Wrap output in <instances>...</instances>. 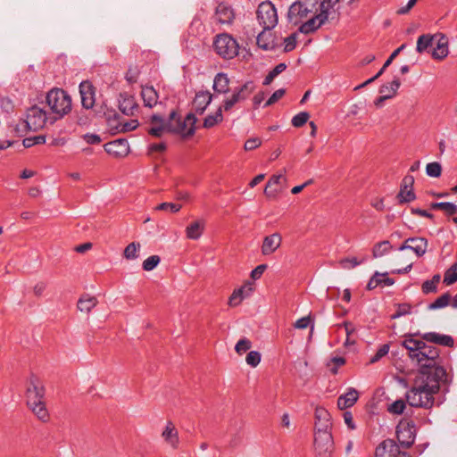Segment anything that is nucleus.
I'll return each mask as SVG.
<instances>
[{"label": "nucleus", "mask_w": 457, "mask_h": 457, "mask_svg": "<svg viewBox=\"0 0 457 457\" xmlns=\"http://www.w3.org/2000/svg\"><path fill=\"white\" fill-rule=\"evenodd\" d=\"M311 323V318L310 316H305L298 319L295 324L294 327L298 329H304L306 328Z\"/></svg>", "instance_id": "nucleus-62"}, {"label": "nucleus", "mask_w": 457, "mask_h": 457, "mask_svg": "<svg viewBox=\"0 0 457 457\" xmlns=\"http://www.w3.org/2000/svg\"><path fill=\"white\" fill-rule=\"evenodd\" d=\"M212 46L215 53L222 59L231 60L238 54L239 45L228 33H220L215 36Z\"/></svg>", "instance_id": "nucleus-6"}, {"label": "nucleus", "mask_w": 457, "mask_h": 457, "mask_svg": "<svg viewBox=\"0 0 457 457\" xmlns=\"http://www.w3.org/2000/svg\"><path fill=\"white\" fill-rule=\"evenodd\" d=\"M416 195L412 188L400 189L397 199L400 204L410 203L415 200Z\"/></svg>", "instance_id": "nucleus-44"}, {"label": "nucleus", "mask_w": 457, "mask_h": 457, "mask_svg": "<svg viewBox=\"0 0 457 457\" xmlns=\"http://www.w3.org/2000/svg\"><path fill=\"white\" fill-rule=\"evenodd\" d=\"M434 38L435 37L429 34H424L419 37L416 46L417 52L421 54L427 51L433 46Z\"/></svg>", "instance_id": "nucleus-39"}, {"label": "nucleus", "mask_w": 457, "mask_h": 457, "mask_svg": "<svg viewBox=\"0 0 457 457\" xmlns=\"http://www.w3.org/2000/svg\"><path fill=\"white\" fill-rule=\"evenodd\" d=\"M109 126L112 129H115V132H129L134 130L138 126V121L131 120L130 121L120 122L115 116L112 120H109Z\"/></svg>", "instance_id": "nucleus-30"}, {"label": "nucleus", "mask_w": 457, "mask_h": 457, "mask_svg": "<svg viewBox=\"0 0 457 457\" xmlns=\"http://www.w3.org/2000/svg\"><path fill=\"white\" fill-rule=\"evenodd\" d=\"M313 446L318 457H332L335 450L332 433H314Z\"/></svg>", "instance_id": "nucleus-9"}, {"label": "nucleus", "mask_w": 457, "mask_h": 457, "mask_svg": "<svg viewBox=\"0 0 457 457\" xmlns=\"http://www.w3.org/2000/svg\"><path fill=\"white\" fill-rule=\"evenodd\" d=\"M400 80L399 79L395 78L394 79V80L390 83V93L389 94H386L381 96H379L378 99H376V101L374 102L375 105L377 107H379L381 106L382 103L386 100V99H389V98H392L397 92L398 88L400 87Z\"/></svg>", "instance_id": "nucleus-41"}, {"label": "nucleus", "mask_w": 457, "mask_h": 457, "mask_svg": "<svg viewBox=\"0 0 457 457\" xmlns=\"http://www.w3.org/2000/svg\"><path fill=\"white\" fill-rule=\"evenodd\" d=\"M421 289L424 294L428 295L430 293H436L437 290V286L429 279L423 282Z\"/></svg>", "instance_id": "nucleus-61"}, {"label": "nucleus", "mask_w": 457, "mask_h": 457, "mask_svg": "<svg viewBox=\"0 0 457 457\" xmlns=\"http://www.w3.org/2000/svg\"><path fill=\"white\" fill-rule=\"evenodd\" d=\"M212 100V95L209 91H199L195 94L192 106L197 114H203Z\"/></svg>", "instance_id": "nucleus-24"}, {"label": "nucleus", "mask_w": 457, "mask_h": 457, "mask_svg": "<svg viewBox=\"0 0 457 457\" xmlns=\"http://www.w3.org/2000/svg\"><path fill=\"white\" fill-rule=\"evenodd\" d=\"M262 144V140L259 137H251L245 143L244 148L245 151H252L259 147Z\"/></svg>", "instance_id": "nucleus-57"}, {"label": "nucleus", "mask_w": 457, "mask_h": 457, "mask_svg": "<svg viewBox=\"0 0 457 457\" xmlns=\"http://www.w3.org/2000/svg\"><path fill=\"white\" fill-rule=\"evenodd\" d=\"M282 237L279 233H273L266 236L261 247L263 255H270L275 253L281 245Z\"/></svg>", "instance_id": "nucleus-23"}, {"label": "nucleus", "mask_w": 457, "mask_h": 457, "mask_svg": "<svg viewBox=\"0 0 457 457\" xmlns=\"http://www.w3.org/2000/svg\"><path fill=\"white\" fill-rule=\"evenodd\" d=\"M396 437L399 447L410 448L415 442L417 428L415 422L403 419L396 426Z\"/></svg>", "instance_id": "nucleus-8"}, {"label": "nucleus", "mask_w": 457, "mask_h": 457, "mask_svg": "<svg viewBox=\"0 0 457 457\" xmlns=\"http://www.w3.org/2000/svg\"><path fill=\"white\" fill-rule=\"evenodd\" d=\"M0 107L5 112H10L13 110V104L7 96H0Z\"/></svg>", "instance_id": "nucleus-58"}, {"label": "nucleus", "mask_w": 457, "mask_h": 457, "mask_svg": "<svg viewBox=\"0 0 457 457\" xmlns=\"http://www.w3.org/2000/svg\"><path fill=\"white\" fill-rule=\"evenodd\" d=\"M332 420L330 413L323 407L315 409V432L331 433Z\"/></svg>", "instance_id": "nucleus-14"}, {"label": "nucleus", "mask_w": 457, "mask_h": 457, "mask_svg": "<svg viewBox=\"0 0 457 457\" xmlns=\"http://www.w3.org/2000/svg\"><path fill=\"white\" fill-rule=\"evenodd\" d=\"M162 438L172 449H178L179 446V431L172 421H167L162 432Z\"/></svg>", "instance_id": "nucleus-21"}, {"label": "nucleus", "mask_w": 457, "mask_h": 457, "mask_svg": "<svg viewBox=\"0 0 457 457\" xmlns=\"http://www.w3.org/2000/svg\"><path fill=\"white\" fill-rule=\"evenodd\" d=\"M339 0H319V12L318 14L312 16L305 21L298 31L303 34H311L319 29L328 21L331 11H334L335 5Z\"/></svg>", "instance_id": "nucleus-3"}, {"label": "nucleus", "mask_w": 457, "mask_h": 457, "mask_svg": "<svg viewBox=\"0 0 457 457\" xmlns=\"http://www.w3.org/2000/svg\"><path fill=\"white\" fill-rule=\"evenodd\" d=\"M45 388L42 382L36 376H31L26 391L27 404L44 401Z\"/></svg>", "instance_id": "nucleus-12"}, {"label": "nucleus", "mask_w": 457, "mask_h": 457, "mask_svg": "<svg viewBox=\"0 0 457 457\" xmlns=\"http://www.w3.org/2000/svg\"><path fill=\"white\" fill-rule=\"evenodd\" d=\"M138 105L133 96L120 93L119 96V109L125 115H133Z\"/></svg>", "instance_id": "nucleus-25"}, {"label": "nucleus", "mask_w": 457, "mask_h": 457, "mask_svg": "<svg viewBox=\"0 0 457 457\" xmlns=\"http://www.w3.org/2000/svg\"><path fill=\"white\" fill-rule=\"evenodd\" d=\"M83 138L89 145H97L101 142V137L97 134L87 133L83 136Z\"/></svg>", "instance_id": "nucleus-63"}, {"label": "nucleus", "mask_w": 457, "mask_h": 457, "mask_svg": "<svg viewBox=\"0 0 457 457\" xmlns=\"http://www.w3.org/2000/svg\"><path fill=\"white\" fill-rule=\"evenodd\" d=\"M160 262L161 258L158 255H151L143 262L142 268L145 271H151L157 267Z\"/></svg>", "instance_id": "nucleus-47"}, {"label": "nucleus", "mask_w": 457, "mask_h": 457, "mask_svg": "<svg viewBox=\"0 0 457 457\" xmlns=\"http://www.w3.org/2000/svg\"><path fill=\"white\" fill-rule=\"evenodd\" d=\"M425 342L410 336L401 345L408 351L411 361L419 366L413 386L406 393V400L411 406L430 409L434 405V395L441 386H448L452 378L442 366L439 349Z\"/></svg>", "instance_id": "nucleus-1"}, {"label": "nucleus", "mask_w": 457, "mask_h": 457, "mask_svg": "<svg viewBox=\"0 0 457 457\" xmlns=\"http://www.w3.org/2000/svg\"><path fill=\"white\" fill-rule=\"evenodd\" d=\"M141 96L145 107L153 108L158 104L159 95L153 86H144Z\"/></svg>", "instance_id": "nucleus-28"}, {"label": "nucleus", "mask_w": 457, "mask_h": 457, "mask_svg": "<svg viewBox=\"0 0 457 457\" xmlns=\"http://www.w3.org/2000/svg\"><path fill=\"white\" fill-rule=\"evenodd\" d=\"M236 18V12L231 4L227 2L220 3L214 13L215 21L220 25H231Z\"/></svg>", "instance_id": "nucleus-13"}, {"label": "nucleus", "mask_w": 457, "mask_h": 457, "mask_svg": "<svg viewBox=\"0 0 457 457\" xmlns=\"http://www.w3.org/2000/svg\"><path fill=\"white\" fill-rule=\"evenodd\" d=\"M196 117L194 113H188L183 120L176 111H171L168 119V132L188 137L195 134Z\"/></svg>", "instance_id": "nucleus-4"}, {"label": "nucleus", "mask_w": 457, "mask_h": 457, "mask_svg": "<svg viewBox=\"0 0 457 457\" xmlns=\"http://www.w3.org/2000/svg\"><path fill=\"white\" fill-rule=\"evenodd\" d=\"M361 262L357 260V258H345L340 260L339 264L343 269H353L358 266Z\"/></svg>", "instance_id": "nucleus-56"}, {"label": "nucleus", "mask_w": 457, "mask_h": 457, "mask_svg": "<svg viewBox=\"0 0 457 457\" xmlns=\"http://www.w3.org/2000/svg\"><path fill=\"white\" fill-rule=\"evenodd\" d=\"M421 338L428 343H433L441 346L454 347V339L450 335L440 334L437 332H427L420 335Z\"/></svg>", "instance_id": "nucleus-18"}, {"label": "nucleus", "mask_w": 457, "mask_h": 457, "mask_svg": "<svg viewBox=\"0 0 457 457\" xmlns=\"http://www.w3.org/2000/svg\"><path fill=\"white\" fill-rule=\"evenodd\" d=\"M448 41L447 37L444 35L440 36L436 47L433 48L431 53L432 57L436 60H443L448 54Z\"/></svg>", "instance_id": "nucleus-31"}, {"label": "nucleus", "mask_w": 457, "mask_h": 457, "mask_svg": "<svg viewBox=\"0 0 457 457\" xmlns=\"http://www.w3.org/2000/svg\"><path fill=\"white\" fill-rule=\"evenodd\" d=\"M309 118V112H301L292 118L291 123L295 128H301L308 121Z\"/></svg>", "instance_id": "nucleus-48"}, {"label": "nucleus", "mask_w": 457, "mask_h": 457, "mask_svg": "<svg viewBox=\"0 0 457 457\" xmlns=\"http://www.w3.org/2000/svg\"><path fill=\"white\" fill-rule=\"evenodd\" d=\"M297 43V33H292L284 39V51L286 53L293 51Z\"/></svg>", "instance_id": "nucleus-51"}, {"label": "nucleus", "mask_w": 457, "mask_h": 457, "mask_svg": "<svg viewBox=\"0 0 457 457\" xmlns=\"http://www.w3.org/2000/svg\"><path fill=\"white\" fill-rule=\"evenodd\" d=\"M140 244L138 242H132L129 244L125 249L123 255L128 260H135L138 257V251L140 249Z\"/></svg>", "instance_id": "nucleus-43"}, {"label": "nucleus", "mask_w": 457, "mask_h": 457, "mask_svg": "<svg viewBox=\"0 0 457 457\" xmlns=\"http://www.w3.org/2000/svg\"><path fill=\"white\" fill-rule=\"evenodd\" d=\"M181 209L180 204H173V203H162L155 207L157 211H169L172 213L178 212Z\"/></svg>", "instance_id": "nucleus-53"}, {"label": "nucleus", "mask_w": 457, "mask_h": 457, "mask_svg": "<svg viewBox=\"0 0 457 457\" xmlns=\"http://www.w3.org/2000/svg\"><path fill=\"white\" fill-rule=\"evenodd\" d=\"M282 179H285V178L283 177V174L273 175V176H271L270 178V179H269V181H268V183L266 185V187L264 189V194L268 197H274V196H276V195L278 194V190L277 189H273L272 186L278 185Z\"/></svg>", "instance_id": "nucleus-40"}, {"label": "nucleus", "mask_w": 457, "mask_h": 457, "mask_svg": "<svg viewBox=\"0 0 457 457\" xmlns=\"http://www.w3.org/2000/svg\"><path fill=\"white\" fill-rule=\"evenodd\" d=\"M27 405L39 420L42 422H47L49 420V412L44 401Z\"/></svg>", "instance_id": "nucleus-33"}, {"label": "nucleus", "mask_w": 457, "mask_h": 457, "mask_svg": "<svg viewBox=\"0 0 457 457\" xmlns=\"http://www.w3.org/2000/svg\"><path fill=\"white\" fill-rule=\"evenodd\" d=\"M411 250L418 257L423 256L428 249V240L424 237H409L398 248L399 251Z\"/></svg>", "instance_id": "nucleus-15"}, {"label": "nucleus", "mask_w": 457, "mask_h": 457, "mask_svg": "<svg viewBox=\"0 0 457 457\" xmlns=\"http://www.w3.org/2000/svg\"><path fill=\"white\" fill-rule=\"evenodd\" d=\"M457 281V264L452 265L445 273L444 283L447 286L452 285Z\"/></svg>", "instance_id": "nucleus-45"}, {"label": "nucleus", "mask_w": 457, "mask_h": 457, "mask_svg": "<svg viewBox=\"0 0 457 457\" xmlns=\"http://www.w3.org/2000/svg\"><path fill=\"white\" fill-rule=\"evenodd\" d=\"M405 406V402L402 399H399L390 404L387 408V411L390 413L400 415L403 412Z\"/></svg>", "instance_id": "nucleus-49"}, {"label": "nucleus", "mask_w": 457, "mask_h": 457, "mask_svg": "<svg viewBox=\"0 0 457 457\" xmlns=\"http://www.w3.org/2000/svg\"><path fill=\"white\" fill-rule=\"evenodd\" d=\"M107 154L115 157H124L129 153V145L126 139H117L104 145Z\"/></svg>", "instance_id": "nucleus-17"}, {"label": "nucleus", "mask_w": 457, "mask_h": 457, "mask_svg": "<svg viewBox=\"0 0 457 457\" xmlns=\"http://www.w3.org/2000/svg\"><path fill=\"white\" fill-rule=\"evenodd\" d=\"M254 89L255 86L253 81L245 82L241 87L235 88L232 95L223 101L220 107H222L225 112L231 110L236 104L247 99Z\"/></svg>", "instance_id": "nucleus-10"}, {"label": "nucleus", "mask_w": 457, "mask_h": 457, "mask_svg": "<svg viewBox=\"0 0 457 457\" xmlns=\"http://www.w3.org/2000/svg\"><path fill=\"white\" fill-rule=\"evenodd\" d=\"M25 121L30 131H37L43 129L47 121L46 112L37 105H33L27 110Z\"/></svg>", "instance_id": "nucleus-11"}, {"label": "nucleus", "mask_w": 457, "mask_h": 457, "mask_svg": "<svg viewBox=\"0 0 457 457\" xmlns=\"http://www.w3.org/2000/svg\"><path fill=\"white\" fill-rule=\"evenodd\" d=\"M256 15L259 24L265 30H271L278 22L277 9L270 1H265L259 4Z\"/></svg>", "instance_id": "nucleus-7"}, {"label": "nucleus", "mask_w": 457, "mask_h": 457, "mask_svg": "<svg viewBox=\"0 0 457 457\" xmlns=\"http://www.w3.org/2000/svg\"><path fill=\"white\" fill-rule=\"evenodd\" d=\"M285 93H286V91L283 88L276 90L270 96V97L267 100V102L265 103L264 106H269V105H271V104H275L277 101H278L285 95Z\"/></svg>", "instance_id": "nucleus-59"}, {"label": "nucleus", "mask_w": 457, "mask_h": 457, "mask_svg": "<svg viewBox=\"0 0 457 457\" xmlns=\"http://www.w3.org/2000/svg\"><path fill=\"white\" fill-rule=\"evenodd\" d=\"M426 173L432 178H438L442 173V166L437 162H429L426 166Z\"/></svg>", "instance_id": "nucleus-46"}, {"label": "nucleus", "mask_w": 457, "mask_h": 457, "mask_svg": "<svg viewBox=\"0 0 457 457\" xmlns=\"http://www.w3.org/2000/svg\"><path fill=\"white\" fill-rule=\"evenodd\" d=\"M388 352H389V345H387V344L382 345L378 349V351L376 352L374 356L371 357L370 363H375V362L378 361L382 357L386 356L388 353Z\"/></svg>", "instance_id": "nucleus-55"}, {"label": "nucleus", "mask_w": 457, "mask_h": 457, "mask_svg": "<svg viewBox=\"0 0 457 457\" xmlns=\"http://www.w3.org/2000/svg\"><path fill=\"white\" fill-rule=\"evenodd\" d=\"M222 107H219L213 114H209L204 120L203 127L205 129L213 128L223 120Z\"/></svg>", "instance_id": "nucleus-35"}, {"label": "nucleus", "mask_w": 457, "mask_h": 457, "mask_svg": "<svg viewBox=\"0 0 457 457\" xmlns=\"http://www.w3.org/2000/svg\"><path fill=\"white\" fill-rule=\"evenodd\" d=\"M252 347V343L249 339L244 337L236 344L235 351L239 354L246 353Z\"/></svg>", "instance_id": "nucleus-50"}, {"label": "nucleus", "mask_w": 457, "mask_h": 457, "mask_svg": "<svg viewBox=\"0 0 457 457\" xmlns=\"http://www.w3.org/2000/svg\"><path fill=\"white\" fill-rule=\"evenodd\" d=\"M319 0H296L287 12V21L299 28L312 16L318 14Z\"/></svg>", "instance_id": "nucleus-2"}, {"label": "nucleus", "mask_w": 457, "mask_h": 457, "mask_svg": "<svg viewBox=\"0 0 457 457\" xmlns=\"http://www.w3.org/2000/svg\"><path fill=\"white\" fill-rule=\"evenodd\" d=\"M430 208L433 210H442L448 216H452L457 213V205L450 202H439L432 203Z\"/></svg>", "instance_id": "nucleus-38"}, {"label": "nucleus", "mask_w": 457, "mask_h": 457, "mask_svg": "<svg viewBox=\"0 0 457 457\" xmlns=\"http://www.w3.org/2000/svg\"><path fill=\"white\" fill-rule=\"evenodd\" d=\"M229 79L228 74L224 72H219L213 79L212 89L214 93L219 95H224L229 91Z\"/></svg>", "instance_id": "nucleus-27"}, {"label": "nucleus", "mask_w": 457, "mask_h": 457, "mask_svg": "<svg viewBox=\"0 0 457 457\" xmlns=\"http://www.w3.org/2000/svg\"><path fill=\"white\" fill-rule=\"evenodd\" d=\"M245 361L251 367H256L261 361V353L257 351H251L245 358Z\"/></svg>", "instance_id": "nucleus-54"}, {"label": "nucleus", "mask_w": 457, "mask_h": 457, "mask_svg": "<svg viewBox=\"0 0 457 457\" xmlns=\"http://www.w3.org/2000/svg\"><path fill=\"white\" fill-rule=\"evenodd\" d=\"M452 296L449 292H446L436 298L433 303L428 305V310H436L445 308L449 305Z\"/></svg>", "instance_id": "nucleus-42"}, {"label": "nucleus", "mask_w": 457, "mask_h": 457, "mask_svg": "<svg viewBox=\"0 0 457 457\" xmlns=\"http://www.w3.org/2000/svg\"><path fill=\"white\" fill-rule=\"evenodd\" d=\"M387 276V273H379L378 271H376L372 278L370 279V281L367 284V289L372 290L376 288L378 286L381 285V277Z\"/></svg>", "instance_id": "nucleus-52"}, {"label": "nucleus", "mask_w": 457, "mask_h": 457, "mask_svg": "<svg viewBox=\"0 0 457 457\" xmlns=\"http://www.w3.org/2000/svg\"><path fill=\"white\" fill-rule=\"evenodd\" d=\"M253 292V286L251 282H246L242 287L235 289L228 298V305L231 307L238 306L242 301L250 296Z\"/></svg>", "instance_id": "nucleus-20"}, {"label": "nucleus", "mask_w": 457, "mask_h": 457, "mask_svg": "<svg viewBox=\"0 0 457 457\" xmlns=\"http://www.w3.org/2000/svg\"><path fill=\"white\" fill-rule=\"evenodd\" d=\"M46 103L56 118L63 117L71 110V98L61 88L50 90L46 95Z\"/></svg>", "instance_id": "nucleus-5"}, {"label": "nucleus", "mask_w": 457, "mask_h": 457, "mask_svg": "<svg viewBox=\"0 0 457 457\" xmlns=\"http://www.w3.org/2000/svg\"><path fill=\"white\" fill-rule=\"evenodd\" d=\"M359 398V393L356 389L350 387L347 392L337 398V407L340 410H345L354 405Z\"/></svg>", "instance_id": "nucleus-26"}, {"label": "nucleus", "mask_w": 457, "mask_h": 457, "mask_svg": "<svg viewBox=\"0 0 457 457\" xmlns=\"http://www.w3.org/2000/svg\"><path fill=\"white\" fill-rule=\"evenodd\" d=\"M393 246L391 243L388 240H384L381 242H378L374 245L372 249V257L373 258H380L386 254H387L391 250Z\"/></svg>", "instance_id": "nucleus-36"}, {"label": "nucleus", "mask_w": 457, "mask_h": 457, "mask_svg": "<svg viewBox=\"0 0 457 457\" xmlns=\"http://www.w3.org/2000/svg\"><path fill=\"white\" fill-rule=\"evenodd\" d=\"M9 130L12 136L22 137L30 130V128L25 120H21L15 125H11Z\"/></svg>", "instance_id": "nucleus-37"}, {"label": "nucleus", "mask_w": 457, "mask_h": 457, "mask_svg": "<svg viewBox=\"0 0 457 457\" xmlns=\"http://www.w3.org/2000/svg\"><path fill=\"white\" fill-rule=\"evenodd\" d=\"M96 303L97 299L95 296L86 295L79 299L77 306L80 312L88 313L96 307Z\"/></svg>", "instance_id": "nucleus-34"}, {"label": "nucleus", "mask_w": 457, "mask_h": 457, "mask_svg": "<svg viewBox=\"0 0 457 457\" xmlns=\"http://www.w3.org/2000/svg\"><path fill=\"white\" fill-rule=\"evenodd\" d=\"M266 268H267L266 264L258 265L256 268H254L251 271V278L253 280L259 279L262 277V275L263 274V272L266 270Z\"/></svg>", "instance_id": "nucleus-64"}, {"label": "nucleus", "mask_w": 457, "mask_h": 457, "mask_svg": "<svg viewBox=\"0 0 457 457\" xmlns=\"http://www.w3.org/2000/svg\"><path fill=\"white\" fill-rule=\"evenodd\" d=\"M257 46L263 50H273L276 46L275 37L270 30H263L258 34L256 38Z\"/></svg>", "instance_id": "nucleus-29"}, {"label": "nucleus", "mask_w": 457, "mask_h": 457, "mask_svg": "<svg viewBox=\"0 0 457 457\" xmlns=\"http://www.w3.org/2000/svg\"><path fill=\"white\" fill-rule=\"evenodd\" d=\"M402 453L394 439L383 440L375 450V457H398Z\"/></svg>", "instance_id": "nucleus-16"}, {"label": "nucleus", "mask_w": 457, "mask_h": 457, "mask_svg": "<svg viewBox=\"0 0 457 457\" xmlns=\"http://www.w3.org/2000/svg\"><path fill=\"white\" fill-rule=\"evenodd\" d=\"M147 132L153 137H161L164 132H168V121L160 114H153Z\"/></svg>", "instance_id": "nucleus-19"}, {"label": "nucleus", "mask_w": 457, "mask_h": 457, "mask_svg": "<svg viewBox=\"0 0 457 457\" xmlns=\"http://www.w3.org/2000/svg\"><path fill=\"white\" fill-rule=\"evenodd\" d=\"M405 48V44H403L398 48H396L385 62L384 65L381 69H383V72L392 63L394 59Z\"/></svg>", "instance_id": "nucleus-60"}, {"label": "nucleus", "mask_w": 457, "mask_h": 457, "mask_svg": "<svg viewBox=\"0 0 457 457\" xmlns=\"http://www.w3.org/2000/svg\"><path fill=\"white\" fill-rule=\"evenodd\" d=\"M79 93L82 106L91 109L95 104V87L89 81H82L79 84Z\"/></svg>", "instance_id": "nucleus-22"}, {"label": "nucleus", "mask_w": 457, "mask_h": 457, "mask_svg": "<svg viewBox=\"0 0 457 457\" xmlns=\"http://www.w3.org/2000/svg\"><path fill=\"white\" fill-rule=\"evenodd\" d=\"M205 222L203 220H195L192 222L186 228L187 237L189 239L196 240L201 237L204 229Z\"/></svg>", "instance_id": "nucleus-32"}]
</instances>
